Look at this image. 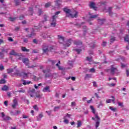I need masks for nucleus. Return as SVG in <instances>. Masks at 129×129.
Returning a JSON list of instances; mask_svg holds the SVG:
<instances>
[{
	"label": "nucleus",
	"instance_id": "f257e3e1",
	"mask_svg": "<svg viewBox=\"0 0 129 129\" xmlns=\"http://www.w3.org/2000/svg\"><path fill=\"white\" fill-rule=\"evenodd\" d=\"M63 12L66 13V17L68 18H77L78 15V12L74 10L75 14H71V10L66 7L63 9Z\"/></svg>",
	"mask_w": 129,
	"mask_h": 129
},
{
	"label": "nucleus",
	"instance_id": "f03ea898",
	"mask_svg": "<svg viewBox=\"0 0 129 129\" xmlns=\"http://www.w3.org/2000/svg\"><path fill=\"white\" fill-rule=\"evenodd\" d=\"M94 117H92V119L93 120H95L96 121L95 126L96 128L97 129V128L99 126V124H100V118L98 116V114H95Z\"/></svg>",
	"mask_w": 129,
	"mask_h": 129
},
{
	"label": "nucleus",
	"instance_id": "7ed1b4c3",
	"mask_svg": "<svg viewBox=\"0 0 129 129\" xmlns=\"http://www.w3.org/2000/svg\"><path fill=\"white\" fill-rule=\"evenodd\" d=\"M109 70H110V73L112 74V75H117V74L119 73L118 70H117V68L114 65H111L110 69H109Z\"/></svg>",
	"mask_w": 129,
	"mask_h": 129
},
{
	"label": "nucleus",
	"instance_id": "20e7f679",
	"mask_svg": "<svg viewBox=\"0 0 129 129\" xmlns=\"http://www.w3.org/2000/svg\"><path fill=\"white\" fill-rule=\"evenodd\" d=\"M56 19H57V16H56V15H53L52 17V19L50 21V26H51L53 28H55V27H56L57 22Z\"/></svg>",
	"mask_w": 129,
	"mask_h": 129
},
{
	"label": "nucleus",
	"instance_id": "39448f33",
	"mask_svg": "<svg viewBox=\"0 0 129 129\" xmlns=\"http://www.w3.org/2000/svg\"><path fill=\"white\" fill-rule=\"evenodd\" d=\"M42 50L43 53L47 54L49 51V44L46 43L43 44L42 46Z\"/></svg>",
	"mask_w": 129,
	"mask_h": 129
},
{
	"label": "nucleus",
	"instance_id": "423d86ee",
	"mask_svg": "<svg viewBox=\"0 0 129 129\" xmlns=\"http://www.w3.org/2000/svg\"><path fill=\"white\" fill-rule=\"evenodd\" d=\"M72 42H73L72 39H68L67 40L66 42H64L63 43V46L67 48V47H69V46H70V45L72 44Z\"/></svg>",
	"mask_w": 129,
	"mask_h": 129
},
{
	"label": "nucleus",
	"instance_id": "0eeeda50",
	"mask_svg": "<svg viewBox=\"0 0 129 129\" xmlns=\"http://www.w3.org/2000/svg\"><path fill=\"white\" fill-rule=\"evenodd\" d=\"M86 61L90 62L89 63L90 65H91V64H94V63L97 64V62L93 61V59H92V56H87L86 57Z\"/></svg>",
	"mask_w": 129,
	"mask_h": 129
},
{
	"label": "nucleus",
	"instance_id": "6e6552de",
	"mask_svg": "<svg viewBox=\"0 0 129 129\" xmlns=\"http://www.w3.org/2000/svg\"><path fill=\"white\" fill-rule=\"evenodd\" d=\"M14 72V74H12L11 76H19L20 77L21 73L20 72V71H19V70L15 69Z\"/></svg>",
	"mask_w": 129,
	"mask_h": 129
},
{
	"label": "nucleus",
	"instance_id": "1a4fd4ad",
	"mask_svg": "<svg viewBox=\"0 0 129 129\" xmlns=\"http://www.w3.org/2000/svg\"><path fill=\"white\" fill-rule=\"evenodd\" d=\"M5 53H8V49H2V52H0V59H4Z\"/></svg>",
	"mask_w": 129,
	"mask_h": 129
},
{
	"label": "nucleus",
	"instance_id": "9d476101",
	"mask_svg": "<svg viewBox=\"0 0 129 129\" xmlns=\"http://www.w3.org/2000/svg\"><path fill=\"white\" fill-rule=\"evenodd\" d=\"M124 41L128 43V45L126 46V48L127 50H129V35H126L124 37Z\"/></svg>",
	"mask_w": 129,
	"mask_h": 129
},
{
	"label": "nucleus",
	"instance_id": "9b49d317",
	"mask_svg": "<svg viewBox=\"0 0 129 129\" xmlns=\"http://www.w3.org/2000/svg\"><path fill=\"white\" fill-rule=\"evenodd\" d=\"M1 114H2V117L3 118L4 120H5L6 121H7V120H10V119H11V117L8 116H6V115H5V113L4 112H2Z\"/></svg>",
	"mask_w": 129,
	"mask_h": 129
},
{
	"label": "nucleus",
	"instance_id": "f8f14e48",
	"mask_svg": "<svg viewBox=\"0 0 129 129\" xmlns=\"http://www.w3.org/2000/svg\"><path fill=\"white\" fill-rule=\"evenodd\" d=\"M58 41L60 44H64V37L61 35H58Z\"/></svg>",
	"mask_w": 129,
	"mask_h": 129
},
{
	"label": "nucleus",
	"instance_id": "ddd939ff",
	"mask_svg": "<svg viewBox=\"0 0 129 129\" xmlns=\"http://www.w3.org/2000/svg\"><path fill=\"white\" fill-rule=\"evenodd\" d=\"M43 19L44 20H43L42 21H41L40 22L41 25H43V24H44V22H47V21H48V19H49V16H47V15H44L43 16Z\"/></svg>",
	"mask_w": 129,
	"mask_h": 129
},
{
	"label": "nucleus",
	"instance_id": "4468645a",
	"mask_svg": "<svg viewBox=\"0 0 129 129\" xmlns=\"http://www.w3.org/2000/svg\"><path fill=\"white\" fill-rule=\"evenodd\" d=\"M112 9V8L111 7H109L108 9V12L109 13V16H110L111 17H112V16H115V17H116V14H115L114 13H112V12H111Z\"/></svg>",
	"mask_w": 129,
	"mask_h": 129
},
{
	"label": "nucleus",
	"instance_id": "2eb2a0df",
	"mask_svg": "<svg viewBox=\"0 0 129 129\" xmlns=\"http://www.w3.org/2000/svg\"><path fill=\"white\" fill-rule=\"evenodd\" d=\"M90 8H91V9H93L95 11H96L97 9V8L95 7V3L93 2H91L90 3Z\"/></svg>",
	"mask_w": 129,
	"mask_h": 129
},
{
	"label": "nucleus",
	"instance_id": "dca6fc26",
	"mask_svg": "<svg viewBox=\"0 0 129 129\" xmlns=\"http://www.w3.org/2000/svg\"><path fill=\"white\" fill-rule=\"evenodd\" d=\"M43 92H51V90H50V87L46 86L43 88L42 90Z\"/></svg>",
	"mask_w": 129,
	"mask_h": 129
},
{
	"label": "nucleus",
	"instance_id": "f3484780",
	"mask_svg": "<svg viewBox=\"0 0 129 129\" xmlns=\"http://www.w3.org/2000/svg\"><path fill=\"white\" fill-rule=\"evenodd\" d=\"M28 14L30 16H33V14H34V9L32 7H30L28 10Z\"/></svg>",
	"mask_w": 129,
	"mask_h": 129
},
{
	"label": "nucleus",
	"instance_id": "a211bd4d",
	"mask_svg": "<svg viewBox=\"0 0 129 129\" xmlns=\"http://www.w3.org/2000/svg\"><path fill=\"white\" fill-rule=\"evenodd\" d=\"M61 3H62V0H56L55 1V5L56 7H57L58 9V8H60V6H61Z\"/></svg>",
	"mask_w": 129,
	"mask_h": 129
},
{
	"label": "nucleus",
	"instance_id": "6ab92c4d",
	"mask_svg": "<svg viewBox=\"0 0 129 129\" xmlns=\"http://www.w3.org/2000/svg\"><path fill=\"white\" fill-rule=\"evenodd\" d=\"M105 22V19H98V23L99 25H103V23Z\"/></svg>",
	"mask_w": 129,
	"mask_h": 129
},
{
	"label": "nucleus",
	"instance_id": "aec40b11",
	"mask_svg": "<svg viewBox=\"0 0 129 129\" xmlns=\"http://www.w3.org/2000/svg\"><path fill=\"white\" fill-rule=\"evenodd\" d=\"M18 106V101L17 100L15 99L13 101V104L12 105L13 108H16V107Z\"/></svg>",
	"mask_w": 129,
	"mask_h": 129
},
{
	"label": "nucleus",
	"instance_id": "412c9836",
	"mask_svg": "<svg viewBox=\"0 0 129 129\" xmlns=\"http://www.w3.org/2000/svg\"><path fill=\"white\" fill-rule=\"evenodd\" d=\"M23 63L25 64L26 66H29V59L28 58H23L22 60Z\"/></svg>",
	"mask_w": 129,
	"mask_h": 129
},
{
	"label": "nucleus",
	"instance_id": "4be33fe9",
	"mask_svg": "<svg viewBox=\"0 0 129 129\" xmlns=\"http://www.w3.org/2000/svg\"><path fill=\"white\" fill-rule=\"evenodd\" d=\"M29 75V73H21L20 77H23V78H27Z\"/></svg>",
	"mask_w": 129,
	"mask_h": 129
},
{
	"label": "nucleus",
	"instance_id": "5701e85b",
	"mask_svg": "<svg viewBox=\"0 0 129 129\" xmlns=\"http://www.w3.org/2000/svg\"><path fill=\"white\" fill-rule=\"evenodd\" d=\"M35 36H36V33L33 31L30 34L27 35L26 37L28 38H33V37H35Z\"/></svg>",
	"mask_w": 129,
	"mask_h": 129
},
{
	"label": "nucleus",
	"instance_id": "b1692460",
	"mask_svg": "<svg viewBox=\"0 0 129 129\" xmlns=\"http://www.w3.org/2000/svg\"><path fill=\"white\" fill-rule=\"evenodd\" d=\"M22 81L23 82V85H28L32 83V82H31V81L26 82V80H22Z\"/></svg>",
	"mask_w": 129,
	"mask_h": 129
},
{
	"label": "nucleus",
	"instance_id": "393cba45",
	"mask_svg": "<svg viewBox=\"0 0 129 129\" xmlns=\"http://www.w3.org/2000/svg\"><path fill=\"white\" fill-rule=\"evenodd\" d=\"M74 44L77 46H79L80 45H82V42H81L80 41L76 40L74 42Z\"/></svg>",
	"mask_w": 129,
	"mask_h": 129
},
{
	"label": "nucleus",
	"instance_id": "a878e982",
	"mask_svg": "<svg viewBox=\"0 0 129 129\" xmlns=\"http://www.w3.org/2000/svg\"><path fill=\"white\" fill-rule=\"evenodd\" d=\"M90 18L89 19V21H92V19H95L96 18H97V15H92L91 14H90Z\"/></svg>",
	"mask_w": 129,
	"mask_h": 129
},
{
	"label": "nucleus",
	"instance_id": "bb28decb",
	"mask_svg": "<svg viewBox=\"0 0 129 129\" xmlns=\"http://www.w3.org/2000/svg\"><path fill=\"white\" fill-rule=\"evenodd\" d=\"M26 0H14L16 6H19L21 4V2H25Z\"/></svg>",
	"mask_w": 129,
	"mask_h": 129
},
{
	"label": "nucleus",
	"instance_id": "cd10ccee",
	"mask_svg": "<svg viewBox=\"0 0 129 129\" xmlns=\"http://www.w3.org/2000/svg\"><path fill=\"white\" fill-rule=\"evenodd\" d=\"M50 71L51 70H50V69H46L42 70V72L43 73H44V74H48V73H50Z\"/></svg>",
	"mask_w": 129,
	"mask_h": 129
},
{
	"label": "nucleus",
	"instance_id": "c85d7f7f",
	"mask_svg": "<svg viewBox=\"0 0 129 129\" xmlns=\"http://www.w3.org/2000/svg\"><path fill=\"white\" fill-rule=\"evenodd\" d=\"M43 114H39L38 116H37V119L38 121H41V118L43 117Z\"/></svg>",
	"mask_w": 129,
	"mask_h": 129
},
{
	"label": "nucleus",
	"instance_id": "c756f323",
	"mask_svg": "<svg viewBox=\"0 0 129 129\" xmlns=\"http://www.w3.org/2000/svg\"><path fill=\"white\" fill-rule=\"evenodd\" d=\"M49 50L50 52H55L56 51V49H55V47L53 46H51L49 48Z\"/></svg>",
	"mask_w": 129,
	"mask_h": 129
},
{
	"label": "nucleus",
	"instance_id": "7c9ffc66",
	"mask_svg": "<svg viewBox=\"0 0 129 129\" xmlns=\"http://www.w3.org/2000/svg\"><path fill=\"white\" fill-rule=\"evenodd\" d=\"M59 64H60V60L58 61V62L56 63L55 66L58 67L59 70H63V68L62 67H60V66H59Z\"/></svg>",
	"mask_w": 129,
	"mask_h": 129
},
{
	"label": "nucleus",
	"instance_id": "2f4dec72",
	"mask_svg": "<svg viewBox=\"0 0 129 129\" xmlns=\"http://www.w3.org/2000/svg\"><path fill=\"white\" fill-rule=\"evenodd\" d=\"M21 50H22V51H23V52H29V51H30L29 49H27V48H26L24 46H22L21 47Z\"/></svg>",
	"mask_w": 129,
	"mask_h": 129
},
{
	"label": "nucleus",
	"instance_id": "473e14b6",
	"mask_svg": "<svg viewBox=\"0 0 129 129\" xmlns=\"http://www.w3.org/2000/svg\"><path fill=\"white\" fill-rule=\"evenodd\" d=\"M14 70H15V68L14 69H7V73H8V74H10V73L14 72Z\"/></svg>",
	"mask_w": 129,
	"mask_h": 129
},
{
	"label": "nucleus",
	"instance_id": "72a5a7b5",
	"mask_svg": "<svg viewBox=\"0 0 129 129\" xmlns=\"http://www.w3.org/2000/svg\"><path fill=\"white\" fill-rule=\"evenodd\" d=\"M70 117H71V115L67 113L63 116V119H66L68 118H70Z\"/></svg>",
	"mask_w": 129,
	"mask_h": 129
},
{
	"label": "nucleus",
	"instance_id": "f704fd0d",
	"mask_svg": "<svg viewBox=\"0 0 129 129\" xmlns=\"http://www.w3.org/2000/svg\"><path fill=\"white\" fill-rule=\"evenodd\" d=\"M53 76V74H51L50 72L48 73V74H45V77L46 78H48L49 77H52Z\"/></svg>",
	"mask_w": 129,
	"mask_h": 129
},
{
	"label": "nucleus",
	"instance_id": "c9c22d12",
	"mask_svg": "<svg viewBox=\"0 0 129 129\" xmlns=\"http://www.w3.org/2000/svg\"><path fill=\"white\" fill-rule=\"evenodd\" d=\"M10 55H12L13 56H18V53L17 52H15V50H12L10 52Z\"/></svg>",
	"mask_w": 129,
	"mask_h": 129
},
{
	"label": "nucleus",
	"instance_id": "e433bc0d",
	"mask_svg": "<svg viewBox=\"0 0 129 129\" xmlns=\"http://www.w3.org/2000/svg\"><path fill=\"white\" fill-rule=\"evenodd\" d=\"M74 51H76V52H77V54H80V53L81 52V51H82V49H78V48H75L74 49Z\"/></svg>",
	"mask_w": 129,
	"mask_h": 129
},
{
	"label": "nucleus",
	"instance_id": "4c0bfd02",
	"mask_svg": "<svg viewBox=\"0 0 129 129\" xmlns=\"http://www.w3.org/2000/svg\"><path fill=\"white\" fill-rule=\"evenodd\" d=\"M115 41V37L113 36H111L110 39V43H113Z\"/></svg>",
	"mask_w": 129,
	"mask_h": 129
},
{
	"label": "nucleus",
	"instance_id": "58836bf2",
	"mask_svg": "<svg viewBox=\"0 0 129 129\" xmlns=\"http://www.w3.org/2000/svg\"><path fill=\"white\" fill-rule=\"evenodd\" d=\"M91 77H92L91 74H86L85 77V79H87V78H91Z\"/></svg>",
	"mask_w": 129,
	"mask_h": 129
},
{
	"label": "nucleus",
	"instance_id": "ea45409f",
	"mask_svg": "<svg viewBox=\"0 0 129 129\" xmlns=\"http://www.w3.org/2000/svg\"><path fill=\"white\" fill-rule=\"evenodd\" d=\"M90 108L91 110H92V112H93L94 114L95 115V109H94V107H93V106H90Z\"/></svg>",
	"mask_w": 129,
	"mask_h": 129
},
{
	"label": "nucleus",
	"instance_id": "a19ab883",
	"mask_svg": "<svg viewBox=\"0 0 129 129\" xmlns=\"http://www.w3.org/2000/svg\"><path fill=\"white\" fill-rule=\"evenodd\" d=\"M106 2H99L97 4V6H105Z\"/></svg>",
	"mask_w": 129,
	"mask_h": 129
},
{
	"label": "nucleus",
	"instance_id": "79ce46f5",
	"mask_svg": "<svg viewBox=\"0 0 129 129\" xmlns=\"http://www.w3.org/2000/svg\"><path fill=\"white\" fill-rule=\"evenodd\" d=\"M8 89L9 88L8 87V86L5 85L2 88V90H4V91H7Z\"/></svg>",
	"mask_w": 129,
	"mask_h": 129
},
{
	"label": "nucleus",
	"instance_id": "37998d69",
	"mask_svg": "<svg viewBox=\"0 0 129 129\" xmlns=\"http://www.w3.org/2000/svg\"><path fill=\"white\" fill-rule=\"evenodd\" d=\"M61 106H55L54 108V111H57V110H59L60 109Z\"/></svg>",
	"mask_w": 129,
	"mask_h": 129
},
{
	"label": "nucleus",
	"instance_id": "c03bdc74",
	"mask_svg": "<svg viewBox=\"0 0 129 129\" xmlns=\"http://www.w3.org/2000/svg\"><path fill=\"white\" fill-rule=\"evenodd\" d=\"M42 37H43V38H48V37H49V35H48L46 33H43L42 34Z\"/></svg>",
	"mask_w": 129,
	"mask_h": 129
},
{
	"label": "nucleus",
	"instance_id": "a18cd8bd",
	"mask_svg": "<svg viewBox=\"0 0 129 129\" xmlns=\"http://www.w3.org/2000/svg\"><path fill=\"white\" fill-rule=\"evenodd\" d=\"M49 62H51L52 65H55L56 63H57V61L56 60H49Z\"/></svg>",
	"mask_w": 129,
	"mask_h": 129
},
{
	"label": "nucleus",
	"instance_id": "49530a36",
	"mask_svg": "<svg viewBox=\"0 0 129 129\" xmlns=\"http://www.w3.org/2000/svg\"><path fill=\"white\" fill-rule=\"evenodd\" d=\"M91 48H95V42H93L90 44Z\"/></svg>",
	"mask_w": 129,
	"mask_h": 129
},
{
	"label": "nucleus",
	"instance_id": "de8ad7c7",
	"mask_svg": "<svg viewBox=\"0 0 129 129\" xmlns=\"http://www.w3.org/2000/svg\"><path fill=\"white\" fill-rule=\"evenodd\" d=\"M33 108L37 111L39 110V107H38V105H35L34 106H33Z\"/></svg>",
	"mask_w": 129,
	"mask_h": 129
},
{
	"label": "nucleus",
	"instance_id": "09e8293b",
	"mask_svg": "<svg viewBox=\"0 0 129 129\" xmlns=\"http://www.w3.org/2000/svg\"><path fill=\"white\" fill-rule=\"evenodd\" d=\"M9 19L11 22H14V21H16V20L17 19V18L10 17Z\"/></svg>",
	"mask_w": 129,
	"mask_h": 129
},
{
	"label": "nucleus",
	"instance_id": "8fccbe9b",
	"mask_svg": "<svg viewBox=\"0 0 129 129\" xmlns=\"http://www.w3.org/2000/svg\"><path fill=\"white\" fill-rule=\"evenodd\" d=\"M43 14V11H42V9H39L38 10V16H41Z\"/></svg>",
	"mask_w": 129,
	"mask_h": 129
},
{
	"label": "nucleus",
	"instance_id": "3c124183",
	"mask_svg": "<svg viewBox=\"0 0 129 129\" xmlns=\"http://www.w3.org/2000/svg\"><path fill=\"white\" fill-rule=\"evenodd\" d=\"M89 72L90 73H94L95 72V69H94V68H92L90 69Z\"/></svg>",
	"mask_w": 129,
	"mask_h": 129
},
{
	"label": "nucleus",
	"instance_id": "603ef678",
	"mask_svg": "<svg viewBox=\"0 0 129 129\" xmlns=\"http://www.w3.org/2000/svg\"><path fill=\"white\" fill-rule=\"evenodd\" d=\"M51 6V3L48 2L45 4V8H49Z\"/></svg>",
	"mask_w": 129,
	"mask_h": 129
},
{
	"label": "nucleus",
	"instance_id": "864d4df0",
	"mask_svg": "<svg viewBox=\"0 0 129 129\" xmlns=\"http://www.w3.org/2000/svg\"><path fill=\"white\" fill-rule=\"evenodd\" d=\"M109 109H111L112 111L115 112L116 111V108H113L112 107H110Z\"/></svg>",
	"mask_w": 129,
	"mask_h": 129
},
{
	"label": "nucleus",
	"instance_id": "5fc2aeb1",
	"mask_svg": "<svg viewBox=\"0 0 129 129\" xmlns=\"http://www.w3.org/2000/svg\"><path fill=\"white\" fill-rule=\"evenodd\" d=\"M5 70V67H4V65L1 64L0 65V71H3V70Z\"/></svg>",
	"mask_w": 129,
	"mask_h": 129
},
{
	"label": "nucleus",
	"instance_id": "6e6d98bb",
	"mask_svg": "<svg viewBox=\"0 0 129 129\" xmlns=\"http://www.w3.org/2000/svg\"><path fill=\"white\" fill-rule=\"evenodd\" d=\"M6 83V80L3 79L0 81V84H5Z\"/></svg>",
	"mask_w": 129,
	"mask_h": 129
},
{
	"label": "nucleus",
	"instance_id": "4d7b16f0",
	"mask_svg": "<svg viewBox=\"0 0 129 129\" xmlns=\"http://www.w3.org/2000/svg\"><path fill=\"white\" fill-rule=\"evenodd\" d=\"M32 53H34L35 54H37V53H39V50H38L37 49H34L32 51Z\"/></svg>",
	"mask_w": 129,
	"mask_h": 129
},
{
	"label": "nucleus",
	"instance_id": "13d9d810",
	"mask_svg": "<svg viewBox=\"0 0 129 129\" xmlns=\"http://www.w3.org/2000/svg\"><path fill=\"white\" fill-rule=\"evenodd\" d=\"M108 86H110V87H113L114 86H115V84H108Z\"/></svg>",
	"mask_w": 129,
	"mask_h": 129
},
{
	"label": "nucleus",
	"instance_id": "bf43d9fd",
	"mask_svg": "<svg viewBox=\"0 0 129 129\" xmlns=\"http://www.w3.org/2000/svg\"><path fill=\"white\" fill-rule=\"evenodd\" d=\"M81 121H78V127H80L81 126Z\"/></svg>",
	"mask_w": 129,
	"mask_h": 129
},
{
	"label": "nucleus",
	"instance_id": "052dcab7",
	"mask_svg": "<svg viewBox=\"0 0 129 129\" xmlns=\"http://www.w3.org/2000/svg\"><path fill=\"white\" fill-rule=\"evenodd\" d=\"M63 122H64V123H66L67 124H68V123H69V120L67 119H64Z\"/></svg>",
	"mask_w": 129,
	"mask_h": 129
},
{
	"label": "nucleus",
	"instance_id": "680f3d73",
	"mask_svg": "<svg viewBox=\"0 0 129 129\" xmlns=\"http://www.w3.org/2000/svg\"><path fill=\"white\" fill-rule=\"evenodd\" d=\"M36 97L37 98H42V94H38V95H36Z\"/></svg>",
	"mask_w": 129,
	"mask_h": 129
},
{
	"label": "nucleus",
	"instance_id": "e2e57ef3",
	"mask_svg": "<svg viewBox=\"0 0 129 129\" xmlns=\"http://www.w3.org/2000/svg\"><path fill=\"white\" fill-rule=\"evenodd\" d=\"M8 41H9V42H14V39H13L12 37H8Z\"/></svg>",
	"mask_w": 129,
	"mask_h": 129
},
{
	"label": "nucleus",
	"instance_id": "0e129e2a",
	"mask_svg": "<svg viewBox=\"0 0 129 129\" xmlns=\"http://www.w3.org/2000/svg\"><path fill=\"white\" fill-rule=\"evenodd\" d=\"M46 113L48 114V115H51V113H52V110L50 111H46Z\"/></svg>",
	"mask_w": 129,
	"mask_h": 129
},
{
	"label": "nucleus",
	"instance_id": "69168bd1",
	"mask_svg": "<svg viewBox=\"0 0 129 129\" xmlns=\"http://www.w3.org/2000/svg\"><path fill=\"white\" fill-rule=\"evenodd\" d=\"M126 74L127 77H128V76H129V70H127V69L126 70Z\"/></svg>",
	"mask_w": 129,
	"mask_h": 129
},
{
	"label": "nucleus",
	"instance_id": "338daca9",
	"mask_svg": "<svg viewBox=\"0 0 129 129\" xmlns=\"http://www.w3.org/2000/svg\"><path fill=\"white\" fill-rule=\"evenodd\" d=\"M23 42H24V43H28V42H29V40H28L27 38H24V39H23Z\"/></svg>",
	"mask_w": 129,
	"mask_h": 129
},
{
	"label": "nucleus",
	"instance_id": "774afa93",
	"mask_svg": "<svg viewBox=\"0 0 129 129\" xmlns=\"http://www.w3.org/2000/svg\"><path fill=\"white\" fill-rule=\"evenodd\" d=\"M106 103H110L111 102V99H107L106 100Z\"/></svg>",
	"mask_w": 129,
	"mask_h": 129
}]
</instances>
